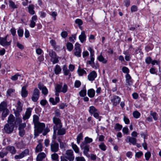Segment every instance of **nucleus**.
<instances>
[{
  "instance_id": "nucleus-25",
  "label": "nucleus",
  "mask_w": 161,
  "mask_h": 161,
  "mask_svg": "<svg viewBox=\"0 0 161 161\" xmlns=\"http://www.w3.org/2000/svg\"><path fill=\"white\" fill-rule=\"evenodd\" d=\"M41 85V84L40 83L38 84V87L39 88L40 90H42V94L44 95H47L48 93V90L47 89L45 86H43L42 88Z\"/></svg>"
},
{
  "instance_id": "nucleus-64",
  "label": "nucleus",
  "mask_w": 161,
  "mask_h": 161,
  "mask_svg": "<svg viewBox=\"0 0 161 161\" xmlns=\"http://www.w3.org/2000/svg\"><path fill=\"white\" fill-rule=\"evenodd\" d=\"M76 161H86V160L83 157H76L75 158Z\"/></svg>"
},
{
  "instance_id": "nucleus-10",
  "label": "nucleus",
  "mask_w": 161,
  "mask_h": 161,
  "mask_svg": "<svg viewBox=\"0 0 161 161\" xmlns=\"http://www.w3.org/2000/svg\"><path fill=\"white\" fill-rule=\"evenodd\" d=\"M65 154L66 155L65 157L69 161H73L74 160L75 156L72 150H67Z\"/></svg>"
},
{
  "instance_id": "nucleus-46",
  "label": "nucleus",
  "mask_w": 161,
  "mask_h": 161,
  "mask_svg": "<svg viewBox=\"0 0 161 161\" xmlns=\"http://www.w3.org/2000/svg\"><path fill=\"white\" fill-rule=\"evenodd\" d=\"M79 94L80 96L81 97H84L86 95V89L85 88V89L80 91L79 92Z\"/></svg>"
},
{
  "instance_id": "nucleus-45",
  "label": "nucleus",
  "mask_w": 161,
  "mask_h": 161,
  "mask_svg": "<svg viewBox=\"0 0 161 161\" xmlns=\"http://www.w3.org/2000/svg\"><path fill=\"white\" fill-rule=\"evenodd\" d=\"M133 117L136 119H138L141 115L140 113L137 111H135L133 113Z\"/></svg>"
},
{
  "instance_id": "nucleus-47",
  "label": "nucleus",
  "mask_w": 161,
  "mask_h": 161,
  "mask_svg": "<svg viewBox=\"0 0 161 161\" xmlns=\"http://www.w3.org/2000/svg\"><path fill=\"white\" fill-rule=\"evenodd\" d=\"M17 110L14 111L15 115H17L16 112L18 113V115H19V113L22 110V106H17L16 108Z\"/></svg>"
},
{
  "instance_id": "nucleus-23",
  "label": "nucleus",
  "mask_w": 161,
  "mask_h": 161,
  "mask_svg": "<svg viewBox=\"0 0 161 161\" xmlns=\"http://www.w3.org/2000/svg\"><path fill=\"white\" fill-rule=\"evenodd\" d=\"M15 146L17 148L21 149L25 147V145L23 141L21 140L19 142H16Z\"/></svg>"
},
{
  "instance_id": "nucleus-6",
  "label": "nucleus",
  "mask_w": 161,
  "mask_h": 161,
  "mask_svg": "<svg viewBox=\"0 0 161 161\" xmlns=\"http://www.w3.org/2000/svg\"><path fill=\"white\" fill-rule=\"evenodd\" d=\"M74 54L77 57H80L81 56V50L80 47V44L76 43L75 44V47L73 50Z\"/></svg>"
},
{
  "instance_id": "nucleus-9",
  "label": "nucleus",
  "mask_w": 161,
  "mask_h": 161,
  "mask_svg": "<svg viewBox=\"0 0 161 161\" xmlns=\"http://www.w3.org/2000/svg\"><path fill=\"white\" fill-rule=\"evenodd\" d=\"M40 96L39 90L37 88H35L34 90L32 97V100L34 102H36Z\"/></svg>"
},
{
  "instance_id": "nucleus-19",
  "label": "nucleus",
  "mask_w": 161,
  "mask_h": 161,
  "mask_svg": "<svg viewBox=\"0 0 161 161\" xmlns=\"http://www.w3.org/2000/svg\"><path fill=\"white\" fill-rule=\"evenodd\" d=\"M79 38L81 43H83L86 41V36L84 31H82L81 32V34L79 36Z\"/></svg>"
},
{
  "instance_id": "nucleus-63",
  "label": "nucleus",
  "mask_w": 161,
  "mask_h": 161,
  "mask_svg": "<svg viewBox=\"0 0 161 161\" xmlns=\"http://www.w3.org/2000/svg\"><path fill=\"white\" fill-rule=\"evenodd\" d=\"M63 70L64 71V73L65 75H69V70L66 67H64L63 69Z\"/></svg>"
},
{
  "instance_id": "nucleus-53",
  "label": "nucleus",
  "mask_w": 161,
  "mask_h": 161,
  "mask_svg": "<svg viewBox=\"0 0 161 161\" xmlns=\"http://www.w3.org/2000/svg\"><path fill=\"white\" fill-rule=\"evenodd\" d=\"M21 76L18 73H17L15 75L11 77V79L13 80H17L18 76Z\"/></svg>"
},
{
  "instance_id": "nucleus-7",
  "label": "nucleus",
  "mask_w": 161,
  "mask_h": 161,
  "mask_svg": "<svg viewBox=\"0 0 161 161\" xmlns=\"http://www.w3.org/2000/svg\"><path fill=\"white\" fill-rule=\"evenodd\" d=\"M29 154V150L28 149H26L19 154L15 155L14 158L15 160L20 159Z\"/></svg>"
},
{
  "instance_id": "nucleus-4",
  "label": "nucleus",
  "mask_w": 161,
  "mask_h": 161,
  "mask_svg": "<svg viewBox=\"0 0 161 161\" xmlns=\"http://www.w3.org/2000/svg\"><path fill=\"white\" fill-rule=\"evenodd\" d=\"M14 124L7 123L4 125L3 130L6 133L8 134H10L14 130Z\"/></svg>"
},
{
  "instance_id": "nucleus-12",
  "label": "nucleus",
  "mask_w": 161,
  "mask_h": 161,
  "mask_svg": "<svg viewBox=\"0 0 161 161\" xmlns=\"http://www.w3.org/2000/svg\"><path fill=\"white\" fill-rule=\"evenodd\" d=\"M32 110V108H28L26 109L25 114L23 117V119L24 120H25L30 118L31 115Z\"/></svg>"
},
{
  "instance_id": "nucleus-18",
  "label": "nucleus",
  "mask_w": 161,
  "mask_h": 161,
  "mask_svg": "<svg viewBox=\"0 0 161 161\" xmlns=\"http://www.w3.org/2000/svg\"><path fill=\"white\" fill-rule=\"evenodd\" d=\"M46 157V154L43 152L40 153L37 155L36 160L37 161H42Z\"/></svg>"
},
{
  "instance_id": "nucleus-44",
  "label": "nucleus",
  "mask_w": 161,
  "mask_h": 161,
  "mask_svg": "<svg viewBox=\"0 0 161 161\" xmlns=\"http://www.w3.org/2000/svg\"><path fill=\"white\" fill-rule=\"evenodd\" d=\"M99 148L102 150L105 151L106 150L107 147L103 142H101L99 145Z\"/></svg>"
},
{
  "instance_id": "nucleus-29",
  "label": "nucleus",
  "mask_w": 161,
  "mask_h": 161,
  "mask_svg": "<svg viewBox=\"0 0 161 161\" xmlns=\"http://www.w3.org/2000/svg\"><path fill=\"white\" fill-rule=\"evenodd\" d=\"M77 72L79 75L80 76H82L84 74L86 75V72L84 69H81L80 67H79L77 70Z\"/></svg>"
},
{
  "instance_id": "nucleus-22",
  "label": "nucleus",
  "mask_w": 161,
  "mask_h": 161,
  "mask_svg": "<svg viewBox=\"0 0 161 161\" xmlns=\"http://www.w3.org/2000/svg\"><path fill=\"white\" fill-rule=\"evenodd\" d=\"M26 86H23L22 88L21 95L23 97H25L28 95V92L26 89Z\"/></svg>"
},
{
  "instance_id": "nucleus-61",
  "label": "nucleus",
  "mask_w": 161,
  "mask_h": 161,
  "mask_svg": "<svg viewBox=\"0 0 161 161\" xmlns=\"http://www.w3.org/2000/svg\"><path fill=\"white\" fill-rule=\"evenodd\" d=\"M55 116L58 117H60L61 114L60 113V111L58 109H57L54 111Z\"/></svg>"
},
{
  "instance_id": "nucleus-11",
  "label": "nucleus",
  "mask_w": 161,
  "mask_h": 161,
  "mask_svg": "<svg viewBox=\"0 0 161 161\" xmlns=\"http://www.w3.org/2000/svg\"><path fill=\"white\" fill-rule=\"evenodd\" d=\"M7 36L4 37H0V44L3 46H8L11 44V41H7Z\"/></svg>"
},
{
  "instance_id": "nucleus-24",
  "label": "nucleus",
  "mask_w": 161,
  "mask_h": 161,
  "mask_svg": "<svg viewBox=\"0 0 161 161\" xmlns=\"http://www.w3.org/2000/svg\"><path fill=\"white\" fill-rule=\"evenodd\" d=\"M87 94L90 97L93 98L95 95V91L93 89H90L88 90Z\"/></svg>"
},
{
  "instance_id": "nucleus-41",
  "label": "nucleus",
  "mask_w": 161,
  "mask_h": 161,
  "mask_svg": "<svg viewBox=\"0 0 161 161\" xmlns=\"http://www.w3.org/2000/svg\"><path fill=\"white\" fill-rule=\"evenodd\" d=\"M122 128V126L118 123H116L114 127V129L116 131H119Z\"/></svg>"
},
{
  "instance_id": "nucleus-32",
  "label": "nucleus",
  "mask_w": 161,
  "mask_h": 161,
  "mask_svg": "<svg viewBox=\"0 0 161 161\" xmlns=\"http://www.w3.org/2000/svg\"><path fill=\"white\" fill-rule=\"evenodd\" d=\"M98 111L94 106H91L89 108V112L91 114H93Z\"/></svg>"
},
{
  "instance_id": "nucleus-50",
  "label": "nucleus",
  "mask_w": 161,
  "mask_h": 161,
  "mask_svg": "<svg viewBox=\"0 0 161 161\" xmlns=\"http://www.w3.org/2000/svg\"><path fill=\"white\" fill-rule=\"evenodd\" d=\"M23 30L22 29H19L17 31L18 36L20 37H21L23 36Z\"/></svg>"
},
{
  "instance_id": "nucleus-57",
  "label": "nucleus",
  "mask_w": 161,
  "mask_h": 161,
  "mask_svg": "<svg viewBox=\"0 0 161 161\" xmlns=\"http://www.w3.org/2000/svg\"><path fill=\"white\" fill-rule=\"evenodd\" d=\"M138 10V8L136 6L133 5L130 8V11L131 12H135L137 11Z\"/></svg>"
},
{
  "instance_id": "nucleus-35",
  "label": "nucleus",
  "mask_w": 161,
  "mask_h": 161,
  "mask_svg": "<svg viewBox=\"0 0 161 161\" xmlns=\"http://www.w3.org/2000/svg\"><path fill=\"white\" fill-rule=\"evenodd\" d=\"M71 145L75 152L76 153H79V148L77 145L72 142L71 144Z\"/></svg>"
},
{
  "instance_id": "nucleus-51",
  "label": "nucleus",
  "mask_w": 161,
  "mask_h": 161,
  "mask_svg": "<svg viewBox=\"0 0 161 161\" xmlns=\"http://www.w3.org/2000/svg\"><path fill=\"white\" fill-rule=\"evenodd\" d=\"M151 156V153L149 152H146L145 154V157L146 158V160L148 161L149 160Z\"/></svg>"
},
{
  "instance_id": "nucleus-17",
  "label": "nucleus",
  "mask_w": 161,
  "mask_h": 161,
  "mask_svg": "<svg viewBox=\"0 0 161 161\" xmlns=\"http://www.w3.org/2000/svg\"><path fill=\"white\" fill-rule=\"evenodd\" d=\"M126 82L127 85L129 86H131L133 84V80L129 74H126L125 75Z\"/></svg>"
},
{
  "instance_id": "nucleus-59",
  "label": "nucleus",
  "mask_w": 161,
  "mask_h": 161,
  "mask_svg": "<svg viewBox=\"0 0 161 161\" xmlns=\"http://www.w3.org/2000/svg\"><path fill=\"white\" fill-rule=\"evenodd\" d=\"M89 145L87 143H86V142H83L80 144V147L81 149L86 147L87 146Z\"/></svg>"
},
{
  "instance_id": "nucleus-31",
  "label": "nucleus",
  "mask_w": 161,
  "mask_h": 161,
  "mask_svg": "<svg viewBox=\"0 0 161 161\" xmlns=\"http://www.w3.org/2000/svg\"><path fill=\"white\" fill-rule=\"evenodd\" d=\"M14 117L12 114H10L8 117V123L11 124H14Z\"/></svg>"
},
{
  "instance_id": "nucleus-62",
  "label": "nucleus",
  "mask_w": 161,
  "mask_h": 161,
  "mask_svg": "<svg viewBox=\"0 0 161 161\" xmlns=\"http://www.w3.org/2000/svg\"><path fill=\"white\" fill-rule=\"evenodd\" d=\"M143 154L142 152L141 151H140L136 153L135 156L136 157L139 158L141 157L143 155Z\"/></svg>"
},
{
  "instance_id": "nucleus-36",
  "label": "nucleus",
  "mask_w": 161,
  "mask_h": 161,
  "mask_svg": "<svg viewBox=\"0 0 161 161\" xmlns=\"http://www.w3.org/2000/svg\"><path fill=\"white\" fill-rule=\"evenodd\" d=\"M61 71V69L60 66L58 65H56L54 69V72L56 74L58 75L59 74Z\"/></svg>"
},
{
  "instance_id": "nucleus-1",
  "label": "nucleus",
  "mask_w": 161,
  "mask_h": 161,
  "mask_svg": "<svg viewBox=\"0 0 161 161\" xmlns=\"http://www.w3.org/2000/svg\"><path fill=\"white\" fill-rule=\"evenodd\" d=\"M55 95L58 96H59V93L62 92L63 93H66L68 90V86L67 85L64 84L62 86V83L57 84L55 87Z\"/></svg>"
},
{
  "instance_id": "nucleus-26",
  "label": "nucleus",
  "mask_w": 161,
  "mask_h": 161,
  "mask_svg": "<svg viewBox=\"0 0 161 161\" xmlns=\"http://www.w3.org/2000/svg\"><path fill=\"white\" fill-rule=\"evenodd\" d=\"M28 11L29 13L31 15H33L35 14V11L34 10V6L33 4H30L29 5L28 7Z\"/></svg>"
},
{
  "instance_id": "nucleus-60",
  "label": "nucleus",
  "mask_w": 161,
  "mask_h": 161,
  "mask_svg": "<svg viewBox=\"0 0 161 161\" xmlns=\"http://www.w3.org/2000/svg\"><path fill=\"white\" fill-rule=\"evenodd\" d=\"M19 135L21 137L23 136L25 134V131L24 129H19Z\"/></svg>"
},
{
  "instance_id": "nucleus-39",
  "label": "nucleus",
  "mask_w": 161,
  "mask_h": 161,
  "mask_svg": "<svg viewBox=\"0 0 161 161\" xmlns=\"http://www.w3.org/2000/svg\"><path fill=\"white\" fill-rule=\"evenodd\" d=\"M83 136L82 133H80L77 136V143L78 144H79L80 141L83 139Z\"/></svg>"
},
{
  "instance_id": "nucleus-5",
  "label": "nucleus",
  "mask_w": 161,
  "mask_h": 161,
  "mask_svg": "<svg viewBox=\"0 0 161 161\" xmlns=\"http://www.w3.org/2000/svg\"><path fill=\"white\" fill-rule=\"evenodd\" d=\"M49 55L51 57V61L53 64H55L58 62L59 57L57 56L55 52L53 50H50L49 52Z\"/></svg>"
},
{
  "instance_id": "nucleus-8",
  "label": "nucleus",
  "mask_w": 161,
  "mask_h": 161,
  "mask_svg": "<svg viewBox=\"0 0 161 161\" xmlns=\"http://www.w3.org/2000/svg\"><path fill=\"white\" fill-rule=\"evenodd\" d=\"M50 149L53 153L57 152L59 150V144L55 141L52 140L50 143Z\"/></svg>"
},
{
  "instance_id": "nucleus-14",
  "label": "nucleus",
  "mask_w": 161,
  "mask_h": 161,
  "mask_svg": "<svg viewBox=\"0 0 161 161\" xmlns=\"http://www.w3.org/2000/svg\"><path fill=\"white\" fill-rule=\"evenodd\" d=\"M97 75L96 72L94 71H93L88 75V79L90 81H93L97 77Z\"/></svg>"
},
{
  "instance_id": "nucleus-16",
  "label": "nucleus",
  "mask_w": 161,
  "mask_h": 161,
  "mask_svg": "<svg viewBox=\"0 0 161 161\" xmlns=\"http://www.w3.org/2000/svg\"><path fill=\"white\" fill-rule=\"evenodd\" d=\"M37 19V17L36 15H33L30 20V23L29 26L31 28H34L36 25V21Z\"/></svg>"
},
{
  "instance_id": "nucleus-27",
  "label": "nucleus",
  "mask_w": 161,
  "mask_h": 161,
  "mask_svg": "<svg viewBox=\"0 0 161 161\" xmlns=\"http://www.w3.org/2000/svg\"><path fill=\"white\" fill-rule=\"evenodd\" d=\"M9 6L10 8L14 9L18 8V5L15 4L14 2L11 0L9 1Z\"/></svg>"
},
{
  "instance_id": "nucleus-28",
  "label": "nucleus",
  "mask_w": 161,
  "mask_h": 161,
  "mask_svg": "<svg viewBox=\"0 0 161 161\" xmlns=\"http://www.w3.org/2000/svg\"><path fill=\"white\" fill-rule=\"evenodd\" d=\"M57 134L59 135H63L66 133L65 129L64 128H58Z\"/></svg>"
},
{
  "instance_id": "nucleus-37",
  "label": "nucleus",
  "mask_w": 161,
  "mask_h": 161,
  "mask_svg": "<svg viewBox=\"0 0 161 161\" xmlns=\"http://www.w3.org/2000/svg\"><path fill=\"white\" fill-rule=\"evenodd\" d=\"M42 146L41 143H39L36 147L35 151L36 153L40 152L42 151Z\"/></svg>"
},
{
  "instance_id": "nucleus-34",
  "label": "nucleus",
  "mask_w": 161,
  "mask_h": 161,
  "mask_svg": "<svg viewBox=\"0 0 161 161\" xmlns=\"http://www.w3.org/2000/svg\"><path fill=\"white\" fill-rule=\"evenodd\" d=\"M33 122L34 125L40 123L39 121V117L37 115H34L33 116Z\"/></svg>"
},
{
  "instance_id": "nucleus-56",
  "label": "nucleus",
  "mask_w": 161,
  "mask_h": 161,
  "mask_svg": "<svg viewBox=\"0 0 161 161\" xmlns=\"http://www.w3.org/2000/svg\"><path fill=\"white\" fill-rule=\"evenodd\" d=\"M81 83L80 81L76 80L74 83V86L75 87L79 88L81 85Z\"/></svg>"
},
{
  "instance_id": "nucleus-55",
  "label": "nucleus",
  "mask_w": 161,
  "mask_h": 161,
  "mask_svg": "<svg viewBox=\"0 0 161 161\" xmlns=\"http://www.w3.org/2000/svg\"><path fill=\"white\" fill-rule=\"evenodd\" d=\"M15 91L14 89L12 88L8 89L7 91V96H10L11 94Z\"/></svg>"
},
{
  "instance_id": "nucleus-58",
  "label": "nucleus",
  "mask_w": 161,
  "mask_h": 161,
  "mask_svg": "<svg viewBox=\"0 0 161 161\" xmlns=\"http://www.w3.org/2000/svg\"><path fill=\"white\" fill-rule=\"evenodd\" d=\"M69 40L70 42L74 43L75 42V40L76 39V35H72L71 37L69 38Z\"/></svg>"
},
{
  "instance_id": "nucleus-15",
  "label": "nucleus",
  "mask_w": 161,
  "mask_h": 161,
  "mask_svg": "<svg viewBox=\"0 0 161 161\" xmlns=\"http://www.w3.org/2000/svg\"><path fill=\"white\" fill-rule=\"evenodd\" d=\"M125 140L127 142H129L133 145H135L136 142V138L131 137L129 136H127Z\"/></svg>"
},
{
  "instance_id": "nucleus-13",
  "label": "nucleus",
  "mask_w": 161,
  "mask_h": 161,
  "mask_svg": "<svg viewBox=\"0 0 161 161\" xmlns=\"http://www.w3.org/2000/svg\"><path fill=\"white\" fill-rule=\"evenodd\" d=\"M121 98L119 96L115 95L113 96L111 100V102L113 105L114 106H116L119 104L120 102Z\"/></svg>"
},
{
  "instance_id": "nucleus-30",
  "label": "nucleus",
  "mask_w": 161,
  "mask_h": 161,
  "mask_svg": "<svg viewBox=\"0 0 161 161\" xmlns=\"http://www.w3.org/2000/svg\"><path fill=\"white\" fill-rule=\"evenodd\" d=\"M6 105V103L5 102H3L1 103L0 104V112L3 111L7 109Z\"/></svg>"
},
{
  "instance_id": "nucleus-54",
  "label": "nucleus",
  "mask_w": 161,
  "mask_h": 161,
  "mask_svg": "<svg viewBox=\"0 0 161 161\" xmlns=\"http://www.w3.org/2000/svg\"><path fill=\"white\" fill-rule=\"evenodd\" d=\"M122 71L124 73L129 74V69L126 67L124 66L122 68Z\"/></svg>"
},
{
  "instance_id": "nucleus-43",
  "label": "nucleus",
  "mask_w": 161,
  "mask_h": 161,
  "mask_svg": "<svg viewBox=\"0 0 161 161\" xmlns=\"http://www.w3.org/2000/svg\"><path fill=\"white\" fill-rule=\"evenodd\" d=\"M89 145H88L86 147H84V148L82 149H83V153L86 156H87L88 154V152L89 151Z\"/></svg>"
},
{
  "instance_id": "nucleus-3",
  "label": "nucleus",
  "mask_w": 161,
  "mask_h": 161,
  "mask_svg": "<svg viewBox=\"0 0 161 161\" xmlns=\"http://www.w3.org/2000/svg\"><path fill=\"white\" fill-rule=\"evenodd\" d=\"M45 127V124L42 123H40L34 125L35 128L34 134V137L38 136L39 134L42 132Z\"/></svg>"
},
{
  "instance_id": "nucleus-40",
  "label": "nucleus",
  "mask_w": 161,
  "mask_h": 161,
  "mask_svg": "<svg viewBox=\"0 0 161 161\" xmlns=\"http://www.w3.org/2000/svg\"><path fill=\"white\" fill-rule=\"evenodd\" d=\"M150 114L152 116L155 120H157L158 119V116L157 113L155 112H150Z\"/></svg>"
},
{
  "instance_id": "nucleus-38",
  "label": "nucleus",
  "mask_w": 161,
  "mask_h": 161,
  "mask_svg": "<svg viewBox=\"0 0 161 161\" xmlns=\"http://www.w3.org/2000/svg\"><path fill=\"white\" fill-rule=\"evenodd\" d=\"M8 152L6 151H5L4 149L0 152V158H3L4 157L6 156Z\"/></svg>"
},
{
  "instance_id": "nucleus-52",
  "label": "nucleus",
  "mask_w": 161,
  "mask_h": 161,
  "mask_svg": "<svg viewBox=\"0 0 161 161\" xmlns=\"http://www.w3.org/2000/svg\"><path fill=\"white\" fill-rule=\"evenodd\" d=\"M92 139L91 138H89L88 137H86L85 138L84 142H85L87 143H90L92 142Z\"/></svg>"
},
{
  "instance_id": "nucleus-33",
  "label": "nucleus",
  "mask_w": 161,
  "mask_h": 161,
  "mask_svg": "<svg viewBox=\"0 0 161 161\" xmlns=\"http://www.w3.org/2000/svg\"><path fill=\"white\" fill-rule=\"evenodd\" d=\"M97 58L99 61L103 64H106L107 62V60L103 58L102 54L99 55Z\"/></svg>"
},
{
  "instance_id": "nucleus-20",
  "label": "nucleus",
  "mask_w": 161,
  "mask_h": 161,
  "mask_svg": "<svg viewBox=\"0 0 161 161\" xmlns=\"http://www.w3.org/2000/svg\"><path fill=\"white\" fill-rule=\"evenodd\" d=\"M6 150L9 151L10 153L13 154H15L16 152L15 147L13 146H8L6 147Z\"/></svg>"
},
{
  "instance_id": "nucleus-2",
  "label": "nucleus",
  "mask_w": 161,
  "mask_h": 161,
  "mask_svg": "<svg viewBox=\"0 0 161 161\" xmlns=\"http://www.w3.org/2000/svg\"><path fill=\"white\" fill-rule=\"evenodd\" d=\"M53 121L55 125L53 126V135H56L58 129L62 128V124L60 119L56 117H53Z\"/></svg>"
},
{
  "instance_id": "nucleus-21",
  "label": "nucleus",
  "mask_w": 161,
  "mask_h": 161,
  "mask_svg": "<svg viewBox=\"0 0 161 161\" xmlns=\"http://www.w3.org/2000/svg\"><path fill=\"white\" fill-rule=\"evenodd\" d=\"M123 53L125 55V60L127 61H130L131 58V56L128 50L124 51Z\"/></svg>"
},
{
  "instance_id": "nucleus-48",
  "label": "nucleus",
  "mask_w": 161,
  "mask_h": 161,
  "mask_svg": "<svg viewBox=\"0 0 161 161\" xmlns=\"http://www.w3.org/2000/svg\"><path fill=\"white\" fill-rule=\"evenodd\" d=\"M58 155L56 153H54L51 155L52 159L55 161H58Z\"/></svg>"
},
{
  "instance_id": "nucleus-49",
  "label": "nucleus",
  "mask_w": 161,
  "mask_h": 161,
  "mask_svg": "<svg viewBox=\"0 0 161 161\" xmlns=\"http://www.w3.org/2000/svg\"><path fill=\"white\" fill-rule=\"evenodd\" d=\"M9 112V111L7 109L3 110L2 114V117L4 118L6 117L8 115Z\"/></svg>"
},
{
  "instance_id": "nucleus-42",
  "label": "nucleus",
  "mask_w": 161,
  "mask_h": 161,
  "mask_svg": "<svg viewBox=\"0 0 161 161\" xmlns=\"http://www.w3.org/2000/svg\"><path fill=\"white\" fill-rule=\"evenodd\" d=\"M66 45L67 49L69 51H71L72 50L73 48V46L71 43L68 42L67 43Z\"/></svg>"
}]
</instances>
